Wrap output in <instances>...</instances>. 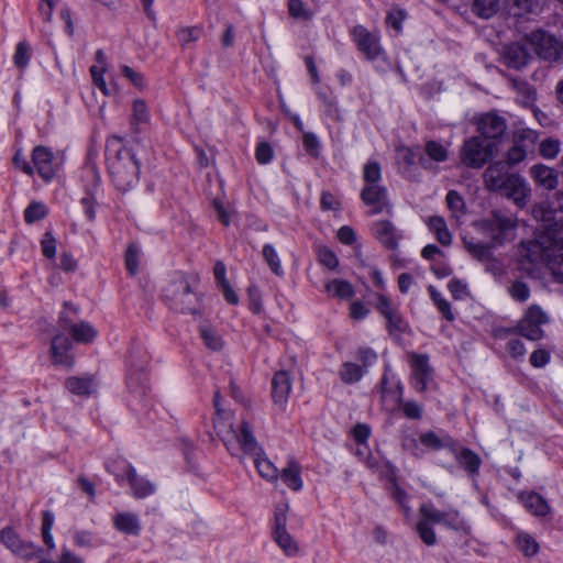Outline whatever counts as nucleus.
<instances>
[{
  "mask_svg": "<svg viewBox=\"0 0 563 563\" xmlns=\"http://www.w3.org/2000/svg\"><path fill=\"white\" fill-rule=\"evenodd\" d=\"M529 175L537 186L545 190H553L559 184V173L552 167L543 164L532 165L529 169Z\"/></svg>",
  "mask_w": 563,
  "mask_h": 563,
  "instance_id": "21",
  "label": "nucleus"
},
{
  "mask_svg": "<svg viewBox=\"0 0 563 563\" xmlns=\"http://www.w3.org/2000/svg\"><path fill=\"white\" fill-rule=\"evenodd\" d=\"M202 29L200 26H183L176 32V37L183 48L189 44L197 42L201 36Z\"/></svg>",
  "mask_w": 563,
  "mask_h": 563,
  "instance_id": "41",
  "label": "nucleus"
},
{
  "mask_svg": "<svg viewBox=\"0 0 563 563\" xmlns=\"http://www.w3.org/2000/svg\"><path fill=\"white\" fill-rule=\"evenodd\" d=\"M69 334L75 342L90 343L97 336V331L90 323L81 321L69 328Z\"/></svg>",
  "mask_w": 563,
  "mask_h": 563,
  "instance_id": "33",
  "label": "nucleus"
},
{
  "mask_svg": "<svg viewBox=\"0 0 563 563\" xmlns=\"http://www.w3.org/2000/svg\"><path fill=\"white\" fill-rule=\"evenodd\" d=\"M38 563H84V561L75 555L69 550H63L59 562H53L49 560H41Z\"/></svg>",
  "mask_w": 563,
  "mask_h": 563,
  "instance_id": "64",
  "label": "nucleus"
},
{
  "mask_svg": "<svg viewBox=\"0 0 563 563\" xmlns=\"http://www.w3.org/2000/svg\"><path fill=\"white\" fill-rule=\"evenodd\" d=\"M0 542L13 554L24 560L37 558L42 551L32 542L22 540L16 531L10 527H5L0 531Z\"/></svg>",
  "mask_w": 563,
  "mask_h": 563,
  "instance_id": "12",
  "label": "nucleus"
},
{
  "mask_svg": "<svg viewBox=\"0 0 563 563\" xmlns=\"http://www.w3.org/2000/svg\"><path fill=\"white\" fill-rule=\"evenodd\" d=\"M389 490L393 498L398 503L406 515L410 514V507L407 504V493L397 483L396 476L389 479Z\"/></svg>",
  "mask_w": 563,
  "mask_h": 563,
  "instance_id": "43",
  "label": "nucleus"
},
{
  "mask_svg": "<svg viewBox=\"0 0 563 563\" xmlns=\"http://www.w3.org/2000/svg\"><path fill=\"white\" fill-rule=\"evenodd\" d=\"M65 388L76 396H89L97 390V382L92 375L70 376L65 380Z\"/></svg>",
  "mask_w": 563,
  "mask_h": 563,
  "instance_id": "25",
  "label": "nucleus"
},
{
  "mask_svg": "<svg viewBox=\"0 0 563 563\" xmlns=\"http://www.w3.org/2000/svg\"><path fill=\"white\" fill-rule=\"evenodd\" d=\"M507 129L506 121L496 113H486L478 120L479 136L487 141L500 137Z\"/></svg>",
  "mask_w": 563,
  "mask_h": 563,
  "instance_id": "20",
  "label": "nucleus"
},
{
  "mask_svg": "<svg viewBox=\"0 0 563 563\" xmlns=\"http://www.w3.org/2000/svg\"><path fill=\"white\" fill-rule=\"evenodd\" d=\"M509 292L514 299L521 301V302L528 300V298L530 296L529 287L522 282H515L510 286Z\"/></svg>",
  "mask_w": 563,
  "mask_h": 563,
  "instance_id": "58",
  "label": "nucleus"
},
{
  "mask_svg": "<svg viewBox=\"0 0 563 563\" xmlns=\"http://www.w3.org/2000/svg\"><path fill=\"white\" fill-rule=\"evenodd\" d=\"M213 407L216 409L214 429L230 454L235 457H241V454L253 456L258 474L268 482H276L278 470L268 459L262 457L263 452L253 434L251 424L243 418L236 426L234 424L232 413L221 407L219 390L213 395Z\"/></svg>",
  "mask_w": 563,
  "mask_h": 563,
  "instance_id": "1",
  "label": "nucleus"
},
{
  "mask_svg": "<svg viewBox=\"0 0 563 563\" xmlns=\"http://www.w3.org/2000/svg\"><path fill=\"white\" fill-rule=\"evenodd\" d=\"M104 71H106V69L103 66L102 67L92 66L90 68V74H91L93 84L101 90V92L104 96H110L111 90L108 88L106 80L103 78Z\"/></svg>",
  "mask_w": 563,
  "mask_h": 563,
  "instance_id": "53",
  "label": "nucleus"
},
{
  "mask_svg": "<svg viewBox=\"0 0 563 563\" xmlns=\"http://www.w3.org/2000/svg\"><path fill=\"white\" fill-rule=\"evenodd\" d=\"M519 499L526 509L536 516H545L550 510L548 503L539 494L522 493L519 495Z\"/></svg>",
  "mask_w": 563,
  "mask_h": 563,
  "instance_id": "31",
  "label": "nucleus"
},
{
  "mask_svg": "<svg viewBox=\"0 0 563 563\" xmlns=\"http://www.w3.org/2000/svg\"><path fill=\"white\" fill-rule=\"evenodd\" d=\"M506 12L514 18H526L537 14L540 9V0H505Z\"/></svg>",
  "mask_w": 563,
  "mask_h": 563,
  "instance_id": "26",
  "label": "nucleus"
},
{
  "mask_svg": "<svg viewBox=\"0 0 563 563\" xmlns=\"http://www.w3.org/2000/svg\"><path fill=\"white\" fill-rule=\"evenodd\" d=\"M32 161L37 174L45 180H51L57 168L58 163L52 151L43 145L35 146L32 152Z\"/></svg>",
  "mask_w": 563,
  "mask_h": 563,
  "instance_id": "17",
  "label": "nucleus"
},
{
  "mask_svg": "<svg viewBox=\"0 0 563 563\" xmlns=\"http://www.w3.org/2000/svg\"><path fill=\"white\" fill-rule=\"evenodd\" d=\"M42 253L46 258H54L56 254V240L51 232H45L41 240Z\"/></svg>",
  "mask_w": 563,
  "mask_h": 563,
  "instance_id": "57",
  "label": "nucleus"
},
{
  "mask_svg": "<svg viewBox=\"0 0 563 563\" xmlns=\"http://www.w3.org/2000/svg\"><path fill=\"white\" fill-rule=\"evenodd\" d=\"M196 282V278L178 276L165 287L164 297L174 310L180 313H200L201 301L194 289Z\"/></svg>",
  "mask_w": 563,
  "mask_h": 563,
  "instance_id": "3",
  "label": "nucleus"
},
{
  "mask_svg": "<svg viewBox=\"0 0 563 563\" xmlns=\"http://www.w3.org/2000/svg\"><path fill=\"white\" fill-rule=\"evenodd\" d=\"M547 264L559 280L563 282V235L556 236L545 251Z\"/></svg>",
  "mask_w": 563,
  "mask_h": 563,
  "instance_id": "22",
  "label": "nucleus"
},
{
  "mask_svg": "<svg viewBox=\"0 0 563 563\" xmlns=\"http://www.w3.org/2000/svg\"><path fill=\"white\" fill-rule=\"evenodd\" d=\"M363 375L362 367L354 363H344L340 371L342 380L346 384L357 382Z\"/></svg>",
  "mask_w": 563,
  "mask_h": 563,
  "instance_id": "49",
  "label": "nucleus"
},
{
  "mask_svg": "<svg viewBox=\"0 0 563 563\" xmlns=\"http://www.w3.org/2000/svg\"><path fill=\"white\" fill-rule=\"evenodd\" d=\"M273 158V150L268 143H260L256 147V159L260 164H267Z\"/></svg>",
  "mask_w": 563,
  "mask_h": 563,
  "instance_id": "62",
  "label": "nucleus"
},
{
  "mask_svg": "<svg viewBox=\"0 0 563 563\" xmlns=\"http://www.w3.org/2000/svg\"><path fill=\"white\" fill-rule=\"evenodd\" d=\"M445 202L452 213V218L459 220L462 216L465 214V201L457 191L450 190L446 194Z\"/></svg>",
  "mask_w": 563,
  "mask_h": 563,
  "instance_id": "40",
  "label": "nucleus"
},
{
  "mask_svg": "<svg viewBox=\"0 0 563 563\" xmlns=\"http://www.w3.org/2000/svg\"><path fill=\"white\" fill-rule=\"evenodd\" d=\"M30 62V46L26 42H20L16 45L13 56V63L20 69H24Z\"/></svg>",
  "mask_w": 563,
  "mask_h": 563,
  "instance_id": "52",
  "label": "nucleus"
},
{
  "mask_svg": "<svg viewBox=\"0 0 563 563\" xmlns=\"http://www.w3.org/2000/svg\"><path fill=\"white\" fill-rule=\"evenodd\" d=\"M517 547L527 556L534 555L539 551L538 542L525 532L517 536Z\"/></svg>",
  "mask_w": 563,
  "mask_h": 563,
  "instance_id": "44",
  "label": "nucleus"
},
{
  "mask_svg": "<svg viewBox=\"0 0 563 563\" xmlns=\"http://www.w3.org/2000/svg\"><path fill=\"white\" fill-rule=\"evenodd\" d=\"M398 401L401 404V409L404 415L409 419H420L422 416V409L420 405L416 401H401V396L399 395Z\"/></svg>",
  "mask_w": 563,
  "mask_h": 563,
  "instance_id": "55",
  "label": "nucleus"
},
{
  "mask_svg": "<svg viewBox=\"0 0 563 563\" xmlns=\"http://www.w3.org/2000/svg\"><path fill=\"white\" fill-rule=\"evenodd\" d=\"M288 509L287 503L275 508L273 538L285 554L291 556L298 552V545L286 529Z\"/></svg>",
  "mask_w": 563,
  "mask_h": 563,
  "instance_id": "8",
  "label": "nucleus"
},
{
  "mask_svg": "<svg viewBox=\"0 0 563 563\" xmlns=\"http://www.w3.org/2000/svg\"><path fill=\"white\" fill-rule=\"evenodd\" d=\"M151 115L148 107L143 99H135L132 102L131 126L135 132L140 131L141 125L150 123Z\"/></svg>",
  "mask_w": 563,
  "mask_h": 563,
  "instance_id": "32",
  "label": "nucleus"
},
{
  "mask_svg": "<svg viewBox=\"0 0 563 563\" xmlns=\"http://www.w3.org/2000/svg\"><path fill=\"white\" fill-rule=\"evenodd\" d=\"M282 479L292 490H300L302 487V479L300 476V466L298 463L291 461L287 467L282 471Z\"/></svg>",
  "mask_w": 563,
  "mask_h": 563,
  "instance_id": "35",
  "label": "nucleus"
},
{
  "mask_svg": "<svg viewBox=\"0 0 563 563\" xmlns=\"http://www.w3.org/2000/svg\"><path fill=\"white\" fill-rule=\"evenodd\" d=\"M476 227L490 238L493 243L501 244L515 238L517 218L510 213L495 210L490 212L488 218L477 222Z\"/></svg>",
  "mask_w": 563,
  "mask_h": 563,
  "instance_id": "5",
  "label": "nucleus"
},
{
  "mask_svg": "<svg viewBox=\"0 0 563 563\" xmlns=\"http://www.w3.org/2000/svg\"><path fill=\"white\" fill-rule=\"evenodd\" d=\"M291 390V377L287 371H278L272 380V397L276 405L284 406Z\"/></svg>",
  "mask_w": 563,
  "mask_h": 563,
  "instance_id": "24",
  "label": "nucleus"
},
{
  "mask_svg": "<svg viewBox=\"0 0 563 563\" xmlns=\"http://www.w3.org/2000/svg\"><path fill=\"white\" fill-rule=\"evenodd\" d=\"M263 256L274 274H276L278 276L283 274V268H282V264H280L278 254L273 245H271V244L264 245Z\"/></svg>",
  "mask_w": 563,
  "mask_h": 563,
  "instance_id": "47",
  "label": "nucleus"
},
{
  "mask_svg": "<svg viewBox=\"0 0 563 563\" xmlns=\"http://www.w3.org/2000/svg\"><path fill=\"white\" fill-rule=\"evenodd\" d=\"M424 151L428 157L434 162H444L448 158L446 148L435 141H428Z\"/></svg>",
  "mask_w": 563,
  "mask_h": 563,
  "instance_id": "50",
  "label": "nucleus"
},
{
  "mask_svg": "<svg viewBox=\"0 0 563 563\" xmlns=\"http://www.w3.org/2000/svg\"><path fill=\"white\" fill-rule=\"evenodd\" d=\"M325 289L333 297L350 299L354 295L353 286L343 279H333L325 285Z\"/></svg>",
  "mask_w": 563,
  "mask_h": 563,
  "instance_id": "37",
  "label": "nucleus"
},
{
  "mask_svg": "<svg viewBox=\"0 0 563 563\" xmlns=\"http://www.w3.org/2000/svg\"><path fill=\"white\" fill-rule=\"evenodd\" d=\"M434 523L443 525L445 528L454 531L465 529V520L457 509L450 508L441 511L429 504H422L419 508V520L416 525V531L421 541L429 547L437 543V536L431 527Z\"/></svg>",
  "mask_w": 563,
  "mask_h": 563,
  "instance_id": "2",
  "label": "nucleus"
},
{
  "mask_svg": "<svg viewBox=\"0 0 563 563\" xmlns=\"http://www.w3.org/2000/svg\"><path fill=\"white\" fill-rule=\"evenodd\" d=\"M382 178V169L378 163L368 162L363 169V179L366 185H378Z\"/></svg>",
  "mask_w": 563,
  "mask_h": 563,
  "instance_id": "51",
  "label": "nucleus"
},
{
  "mask_svg": "<svg viewBox=\"0 0 563 563\" xmlns=\"http://www.w3.org/2000/svg\"><path fill=\"white\" fill-rule=\"evenodd\" d=\"M452 452L454 453V456L459 464L467 471L471 475H474L477 473L479 466H481V457L473 452L472 450L467 448L462 449H455L452 448Z\"/></svg>",
  "mask_w": 563,
  "mask_h": 563,
  "instance_id": "30",
  "label": "nucleus"
},
{
  "mask_svg": "<svg viewBox=\"0 0 563 563\" xmlns=\"http://www.w3.org/2000/svg\"><path fill=\"white\" fill-rule=\"evenodd\" d=\"M376 308L386 319L389 333L406 331L407 324L398 308L389 300V298L384 295H378Z\"/></svg>",
  "mask_w": 563,
  "mask_h": 563,
  "instance_id": "18",
  "label": "nucleus"
},
{
  "mask_svg": "<svg viewBox=\"0 0 563 563\" xmlns=\"http://www.w3.org/2000/svg\"><path fill=\"white\" fill-rule=\"evenodd\" d=\"M561 143L556 139L548 137L540 142L539 153L545 159H553L560 152Z\"/></svg>",
  "mask_w": 563,
  "mask_h": 563,
  "instance_id": "45",
  "label": "nucleus"
},
{
  "mask_svg": "<svg viewBox=\"0 0 563 563\" xmlns=\"http://www.w3.org/2000/svg\"><path fill=\"white\" fill-rule=\"evenodd\" d=\"M501 62L508 67L516 70L525 68L532 59L528 48L521 43L506 44L499 52Z\"/></svg>",
  "mask_w": 563,
  "mask_h": 563,
  "instance_id": "16",
  "label": "nucleus"
},
{
  "mask_svg": "<svg viewBox=\"0 0 563 563\" xmlns=\"http://www.w3.org/2000/svg\"><path fill=\"white\" fill-rule=\"evenodd\" d=\"M408 362L411 367L410 382L419 391H426L428 385L432 382V367L429 363V356L416 352L407 353Z\"/></svg>",
  "mask_w": 563,
  "mask_h": 563,
  "instance_id": "11",
  "label": "nucleus"
},
{
  "mask_svg": "<svg viewBox=\"0 0 563 563\" xmlns=\"http://www.w3.org/2000/svg\"><path fill=\"white\" fill-rule=\"evenodd\" d=\"M108 168L114 186L121 191H128L139 179V163L135 155L125 147L109 154Z\"/></svg>",
  "mask_w": 563,
  "mask_h": 563,
  "instance_id": "4",
  "label": "nucleus"
},
{
  "mask_svg": "<svg viewBox=\"0 0 563 563\" xmlns=\"http://www.w3.org/2000/svg\"><path fill=\"white\" fill-rule=\"evenodd\" d=\"M538 133L531 129H521L514 134V144L506 153V165L516 166L523 162L534 146Z\"/></svg>",
  "mask_w": 563,
  "mask_h": 563,
  "instance_id": "9",
  "label": "nucleus"
},
{
  "mask_svg": "<svg viewBox=\"0 0 563 563\" xmlns=\"http://www.w3.org/2000/svg\"><path fill=\"white\" fill-rule=\"evenodd\" d=\"M114 528L125 534L137 536L141 531L139 516L133 512H119L112 519Z\"/></svg>",
  "mask_w": 563,
  "mask_h": 563,
  "instance_id": "29",
  "label": "nucleus"
},
{
  "mask_svg": "<svg viewBox=\"0 0 563 563\" xmlns=\"http://www.w3.org/2000/svg\"><path fill=\"white\" fill-rule=\"evenodd\" d=\"M361 198L366 206L372 208V214L383 212L391 213V206L385 187L379 185H366L361 192Z\"/></svg>",
  "mask_w": 563,
  "mask_h": 563,
  "instance_id": "15",
  "label": "nucleus"
},
{
  "mask_svg": "<svg viewBox=\"0 0 563 563\" xmlns=\"http://www.w3.org/2000/svg\"><path fill=\"white\" fill-rule=\"evenodd\" d=\"M499 8V0H474L472 4L473 12L482 19H489L494 16L498 12Z\"/></svg>",
  "mask_w": 563,
  "mask_h": 563,
  "instance_id": "36",
  "label": "nucleus"
},
{
  "mask_svg": "<svg viewBox=\"0 0 563 563\" xmlns=\"http://www.w3.org/2000/svg\"><path fill=\"white\" fill-rule=\"evenodd\" d=\"M548 322V316L539 306H531L519 322V332L529 340H540L543 336L541 325Z\"/></svg>",
  "mask_w": 563,
  "mask_h": 563,
  "instance_id": "13",
  "label": "nucleus"
},
{
  "mask_svg": "<svg viewBox=\"0 0 563 563\" xmlns=\"http://www.w3.org/2000/svg\"><path fill=\"white\" fill-rule=\"evenodd\" d=\"M303 146L310 155H318L319 140L313 133H303Z\"/></svg>",
  "mask_w": 563,
  "mask_h": 563,
  "instance_id": "63",
  "label": "nucleus"
},
{
  "mask_svg": "<svg viewBox=\"0 0 563 563\" xmlns=\"http://www.w3.org/2000/svg\"><path fill=\"white\" fill-rule=\"evenodd\" d=\"M523 41L532 47L539 58L550 63L563 60V40L554 34L538 29L526 34Z\"/></svg>",
  "mask_w": 563,
  "mask_h": 563,
  "instance_id": "6",
  "label": "nucleus"
},
{
  "mask_svg": "<svg viewBox=\"0 0 563 563\" xmlns=\"http://www.w3.org/2000/svg\"><path fill=\"white\" fill-rule=\"evenodd\" d=\"M429 229L435 234L437 240L444 246H448L452 242V235L448 229V225L442 217H431L428 220Z\"/></svg>",
  "mask_w": 563,
  "mask_h": 563,
  "instance_id": "34",
  "label": "nucleus"
},
{
  "mask_svg": "<svg viewBox=\"0 0 563 563\" xmlns=\"http://www.w3.org/2000/svg\"><path fill=\"white\" fill-rule=\"evenodd\" d=\"M350 33L357 49L367 59L374 60L384 53L377 32H371L363 25H355Z\"/></svg>",
  "mask_w": 563,
  "mask_h": 563,
  "instance_id": "10",
  "label": "nucleus"
},
{
  "mask_svg": "<svg viewBox=\"0 0 563 563\" xmlns=\"http://www.w3.org/2000/svg\"><path fill=\"white\" fill-rule=\"evenodd\" d=\"M200 336L205 345L211 351H220L224 345L222 336L217 330L209 325H202L200 328Z\"/></svg>",
  "mask_w": 563,
  "mask_h": 563,
  "instance_id": "38",
  "label": "nucleus"
},
{
  "mask_svg": "<svg viewBox=\"0 0 563 563\" xmlns=\"http://www.w3.org/2000/svg\"><path fill=\"white\" fill-rule=\"evenodd\" d=\"M126 479L135 498H145L155 492V485L137 475L135 468L131 465L126 468Z\"/></svg>",
  "mask_w": 563,
  "mask_h": 563,
  "instance_id": "27",
  "label": "nucleus"
},
{
  "mask_svg": "<svg viewBox=\"0 0 563 563\" xmlns=\"http://www.w3.org/2000/svg\"><path fill=\"white\" fill-rule=\"evenodd\" d=\"M121 71H122V75L125 78H128L135 87H137L140 89H143L145 87L144 76L141 73L132 69L128 65L121 66Z\"/></svg>",
  "mask_w": 563,
  "mask_h": 563,
  "instance_id": "59",
  "label": "nucleus"
},
{
  "mask_svg": "<svg viewBox=\"0 0 563 563\" xmlns=\"http://www.w3.org/2000/svg\"><path fill=\"white\" fill-rule=\"evenodd\" d=\"M430 296L432 300L434 301L435 306L440 310V312L443 314V317L449 320H454V314L451 309V305L448 300H445L440 292H438L432 286L429 287Z\"/></svg>",
  "mask_w": 563,
  "mask_h": 563,
  "instance_id": "48",
  "label": "nucleus"
},
{
  "mask_svg": "<svg viewBox=\"0 0 563 563\" xmlns=\"http://www.w3.org/2000/svg\"><path fill=\"white\" fill-rule=\"evenodd\" d=\"M70 343L62 334H57L52 339L51 353L55 364L71 367L74 357L68 353Z\"/></svg>",
  "mask_w": 563,
  "mask_h": 563,
  "instance_id": "28",
  "label": "nucleus"
},
{
  "mask_svg": "<svg viewBox=\"0 0 563 563\" xmlns=\"http://www.w3.org/2000/svg\"><path fill=\"white\" fill-rule=\"evenodd\" d=\"M375 238L388 250H396L401 235L396 227L387 220L377 221L373 224Z\"/></svg>",
  "mask_w": 563,
  "mask_h": 563,
  "instance_id": "23",
  "label": "nucleus"
},
{
  "mask_svg": "<svg viewBox=\"0 0 563 563\" xmlns=\"http://www.w3.org/2000/svg\"><path fill=\"white\" fill-rule=\"evenodd\" d=\"M420 442L432 450H440L442 448L451 446L453 444V441L450 437H440L432 431L422 433L420 435Z\"/></svg>",
  "mask_w": 563,
  "mask_h": 563,
  "instance_id": "42",
  "label": "nucleus"
},
{
  "mask_svg": "<svg viewBox=\"0 0 563 563\" xmlns=\"http://www.w3.org/2000/svg\"><path fill=\"white\" fill-rule=\"evenodd\" d=\"M448 287L453 298L456 300L463 299L468 295L467 285L460 279H451Z\"/></svg>",
  "mask_w": 563,
  "mask_h": 563,
  "instance_id": "60",
  "label": "nucleus"
},
{
  "mask_svg": "<svg viewBox=\"0 0 563 563\" xmlns=\"http://www.w3.org/2000/svg\"><path fill=\"white\" fill-rule=\"evenodd\" d=\"M47 214V208L44 203L34 201L29 205L24 211V220L27 223L42 220Z\"/></svg>",
  "mask_w": 563,
  "mask_h": 563,
  "instance_id": "46",
  "label": "nucleus"
},
{
  "mask_svg": "<svg viewBox=\"0 0 563 563\" xmlns=\"http://www.w3.org/2000/svg\"><path fill=\"white\" fill-rule=\"evenodd\" d=\"M511 174L503 162H495L483 174L484 187L488 191L500 192Z\"/></svg>",
  "mask_w": 563,
  "mask_h": 563,
  "instance_id": "19",
  "label": "nucleus"
},
{
  "mask_svg": "<svg viewBox=\"0 0 563 563\" xmlns=\"http://www.w3.org/2000/svg\"><path fill=\"white\" fill-rule=\"evenodd\" d=\"M405 20V12L399 9L391 10L386 19V23L397 32L401 31V23Z\"/></svg>",
  "mask_w": 563,
  "mask_h": 563,
  "instance_id": "61",
  "label": "nucleus"
},
{
  "mask_svg": "<svg viewBox=\"0 0 563 563\" xmlns=\"http://www.w3.org/2000/svg\"><path fill=\"white\" fill-rule=\"evenodd\" d=\"M463 244L467 252L476 260H486L490 255V246L479 241H475L474 238L464 236Z\"/></svg>",
  "mask_w": 563,
  "mask_h": 563,
  "instance_id": "39",
  "label": "nucleus"
},
{
  "mask_svg": "<svg viewBox=\"0 0 563 563\" xmlns=\"http://www.w3.org/2000/svg\"><path fill=\"white\" fill-rule=\"evenodd\" d=\"M319 261L329 269H335L339 265L336 255L328 247H320L318 251Z\"/></svg>",
  "mask_w": 563,
  "mask_h": 563,
  "instance_id": "56",
  "label": "nucleus"
},
{
  "mask_svg": "<svg viewBox=\"0 0 563 563\" xmlns=\"http://www.w3.org/2000/svg\"><path fill=\"white\" fill-rule=\"evenodd\" d=\"M497 153L496 144L482 136L467 139L460 152L461 162L470 168H481L494 158Z\"/></svg>",
  "mask_w": 563,
  "mask_h": 563,
  "instance_id": "7",
  "label": "nucleus"
},
{
  "mask_svg": "<svg viewBox=\"0 0 563 563\" xmlns=\"http://www.w3.org/2000/svg\"><path fill=\"white\" fill-rule=\"evenodd\" d=\"M125 266L131 275L139 271V250L135 245H130L125 252Z\"/></svg>",
  "mask_w": 563,
  "mask_h": 563,
  "instance_id": "54",
  "label": "nucleus"
},
{
  "mask_svg": "<svg viewBox=\"0 0 563 563\" xmlns=\"http://www.w3.org/2000/svg\"><path fill=\"white\" fill-rule=\"evenodd\" d=\"M499 194H503L506 198L512 200L516 206L522 208L530 200L531 188L521 175L512 173Z\"/></svg>",
  "mask_w": 563,
  "mask_h": 563,
  "instance_id": "14",
  "label": "nucleus"
}]
</instances>
